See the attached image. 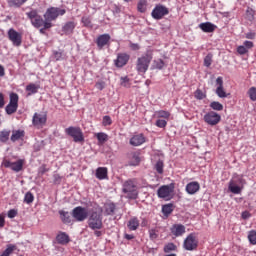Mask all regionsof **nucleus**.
Listing matches in <instances>:
<instances>
[{
    "label": "nucleus",
    "instance_id": "obj_1",
    "mask_svg": "<svg viewBox=\"0 0 256 256\" xmlns=\"http://www.w3.org/2000/svg\"><path fill=\"white\" fill-rule=\"evenodd\" d=\"M26 15L31 21L33 27H35L36 29H41V27H44V29H51V27H53V23L48 22L47 19L43 20V17L39 15V12H37V10H31L30 12H26Z\"/></svg>",
    "mask_w": 256,
    "mask_h": 256
},
{
    "label": "nucleus",
    "instance_id": "obj_2",
    "mask_svg": "<svg viewBox=\"0 0 256 256\" xmlns=\"http://www.w3.org/2000/svg\"><path fill=\"white\" fill-rule=\"evenodd\" d=\"M153 61V54L146 53L139 57L136 62V71L139 73H147L149 71V65Z\"/></svg>",
    "mask_w": 256,
    "mask_h": 256
},
{
    "label": "nucleus",
    "instance_id": "obj_3",
    "mask_svg": "<svg viewBox=\"0 0 256 256\" xmlns=\"http://www.w3.org/2000/svg\"><path fill=\"white\" fill-rule=\"evenodd\" d=\"M88 227L92 229V231H97L99 229H103V217L101 213L97 211H93L88 218Z\"/></svg>",
    "mask_w": 256,
    "mask_h": 256
},
{
    "label": "nucleus",
    "instance_id": "obj_4",
    "mask_svg": "<svg viewBox=\"0 0 256 256\" xmlns=\"http://www.w3.org/2000/svg\"><path fill=\"white\" fill-rule=\"evenodd\" d=\"M65 133L69 137H72L74 143H84L85 142V136L83 135V130H81V127L70 126L65 129Z\"/></svg>",
    "mask_w": 256,
    "mask_h": 256
},
{
    "label": "nucleus",
    "instance_id": "obj_5",
    "mask_svg": "<svg viewBox=\"0 0 256 256\" xmlns=\"http://www.w3.org/2000/svg\"><path fill=\"white\" fill-rule=\"evenodd\" d=\"M65 13H67V10L63 8L50 7L46 10L44 19H46L48 23H51V21L57 20L58 17H63Z\"/></svg>",
    "mask_w": 256,
    "mask_h": 256
},
{
    "label": "nucleus",
    "instance_id": "obj_6",
    "mask_svg": "<svg viewBox=\"0 0 256 256\" xmlns=\"http://www.w3.org/2000/svg\"><path fill=\"white\" fill-rule=\"evenodd\" d=\"M175 191V184L171 183L169 185H163L157 190V195L159 199H164L165 201H171L173 199V193Z\"/></svg>",
    "mask_w": 256,
    "mask_h": 256
},
{
    "label": "nucleus",
    "instance_id": "obj_7",
    "mask_svg": "<svg viewBox=\"0 0 256 256\" xmlns=\"http://www.w3.org/2000/svg\"><path fill=\"white\" fill-rule=\"evenodd\" d=\"M199 247V238H197V234L190 233L183 242V249L185 251H197Z\"/></svg>",
    "mask_w": 256,
    "mask_h": 256
},
{
    "label": "nucleus",
    "instance_id": "obj_8",
    "mask_svg": "<svg viewBox=\"0 0 256 256\" xmlns=\"http://www.w3.org/2000/svg\"><path fill=\"white\" fill-rule=\"evenodd\" d=\"M122 191L127 195L128 199H137V197H139L137 186L132 180L124 182Z\"/></svg>",
    "mask_w": 256,
    "mask_h": 256
},
{
    "label": "nucleus",
    "instance_id": "obj_9",
    "mask_svg": "<svg viewBox=\"0 0 256 256\" xmlns=\"http://www.w3.org/2000/svg\"><path fill=\"white\" fill-rule=\"evenodd\" d=\"M17 109H19V95L17 93H10V101L5 108L7 115H13V113H17Z\"/></svg>",
    "mask_w": 256,
    "mask_h": 256
},
{
    "label": "nucleus",
    "instance_id": "obj_10",
    "mask_svg": "<svg viewBox=\"0 0 256 256\" xmlns=\"http://www.w3.org/2000/svg\"><path fill=\"white\" fill-rule=\"evenodd\" d=\"M72 217L79 223L85 221L89 217V210L83 206L75 207L72 210Z\"/></svg>",
    "mask_w": 256,
    "mask_h": 256
},
{
    "label": "nucleus",
    "instance_id": "obj_11",
    "mask_svg": "<svg viewBox=\"0 0 256 256\" xmlns=\"http://www.w3.org/2000/svg\"><path fill=\"white\" fill-rule=\"evenodd\" d=\"M7 35L14 47H21V44L23 43V34L17 32L14 28H10Z\"/></svg>",
    "mask_w": 256,
    "mask_h": 256
},
{
    "label": "nucleus",
    "instance_id": "obj_12",
    "mask_svg": "<svg viewBox=\"0 0 256 256\" xmlns=\"http://www.w3.org/2000/svg\"><path fill=\"white\" fill-rule=\"evenodd\" d=\"M168 13L169 8H167V6H164L163 4H157L152 10L151 16L153 19H156V21H160V19H163Z\"/></svg>",
    "mask_w": 256,
    "mask_h": 256
},
{
    "label": "nucleus",
    "instance_id": "obj_13",
    "mask_svg": "<svg viewBox=\"0 0 256 256\" xmlns=\"http://www.w3.org/2000/svg\"><path fill=\"white\" fill-rule=\"evenodd\" d=\"M204 121L207 125L214 127V125H218L221 122V115L215 111H210L204 115Z\"/></svg>",
    "mask_w": 256,
    "mask_h": 256
},
{
    "label": "nucleus",
    "instance_id": "obj_14",
    "mask_svg": "<svg viewBox=\"0 0 256 256\" xmlns=\"http://www.w3.org/2000/svg\"><path fill=\"white\" fill-rule=\"evenodd\" d=\"M3 164H4V167H6V169H11L15 173H19V171H23V165H25V160L19 159L16 162L4 160Z\"/></svg>",
    "mask_w": 256,
    "mask_h": 256
},
{
    "label": "nucleus",
    "instance_id": "obj_15",
    "mask_svg": "<svg viewBox=\"0 0 256 256\" xmlns=\"http://www.w3.org/2000/svg\"><path fill=\"white\" fill-rule=\"evenodd\" d=\"M47 123V113L41 112V113H34L32 118V125L34 127H37L38 129L43 127Z\"/></svg>",
    "mask_w": 256,
    "mask_h": 256
},
{
    "label": "nucleus",
    "instance_id": "obj_16",
    "mask_svg": "<svg viewBox=\"0 0 256 256\" xmlns=\"http://www.w3.org/2000/svg\"><path fill=\"white\" fill-rule=\"evenodd\" d=\"M129 59H131V56L127 53H119L117 55L116 60L114 61L115 66L118 68L125 67L127 63H129Z\"/></svg>",
    "mask_w": 256,
    "mask_h": 256
},
{
    "label": "nucleus",
    "instance_id": "obj_17",
    "mask_svg": "<svg viewBox=\"0 0 256 256\" xmlns=\"http://www.w3.org/2000/svg\"><path fill=\"white\" fill-rule=\"evenodd\" d=\"M216 85H217V88H216V95H218V97H220V99H225L228 97V94L227 92L225 91V88L223 87V77H218L216 79Z\"/></svg>",
    "mask_w": 256,
    "mask_h": 256
},
{
    "label": "nucleus",
    "instance_id": "obj_18",
    "mask_svg": "<svg viewBox=\"0 0 256 256\" xmlns=\"http://www.w3.org/2000/svg\"><path fill=\"white\" fill-rule=\"evenodd\" d=\"M111 42V35L109 34H101L96 39V45L98 49H103L106 45H109Z\"/></svg>",
    "mask_w": 256,
    "mask_h": 256
},
{
    "label": "nucleus",
    "instance_id": "obj_19",
    "mask_svg": "<svg viewBox=\"0 0 256 256\" xmlns=\"http://www.w3.org/2000/svg\"><path fill=\"white\" fill-rule=\"evenodd\" d=\"M128 159H129V165H131L132 167H137V165L141 163V152L139 151L130 152L128 154Z\"/></svg>",
    "mask_w": 256,
    "mask_h": 256
},
{
    "label": "nucleus",
    "instance_id": "obj_20",
    "mask_svg": "<svg viewBox=\"0 0 256 256\" xmlns=\"http://www.w3.org/2000/svg\"><path fill=\"white\" fill-rule=\"evenodd\" d=\"M171 234L174 235V237H183L186 233L185 225L183 224H174L170 228Z\"/></svg>",
    "mask_w": 256,
    "mask_h": 256
},
{
    "label": "nucleus",
    "instance_id": "obj_21",
    "mask_svg": "<svg viewBox=\"0 0 256 256\" xmlns=\"http://www.w3.org/2000/svg\"><path fill=\"white\" fill-rule=\"evenodd\" d=\"M146 138L145 135L143 134H136L133 137L130 138V145H132V147H139L141 145H143V143H145Z\"/></svg>",
    "mask_w": 256,
    "mask_h": 256
},
{
    "label": "nucleus",
    "instance_id": "obj_22",
    "mask_svg": "<svg viewBox=\"0 0 256 256\" xmlns=\"http://www.w3.org/2000/svg\"><path fill=\"white\" fill-rule=\"evenodd\" d=\"M201 189V185L197 181L190 182L186 185V193L188 195H195Z\"/></svg>",
    "mask_w": 256,
    "mask_h": 256
},
{
    "label": "nucleus",
    "instance_id": "obj_23",
    "mask_svg": "<svg viewBox=\"0 0 256 256\" xmlns=\"http://www.w3.org/2000/svg\"><path fill=\"white\" fill-rule=\"evenodd\" d=\"M199 28L204 32V33H213L215 29H217V26L211 22H203L199 24Z\"/></svg>",
    "mask_w": 256,
    "mask_h": 256
},
{
    "label": "nucleus",
    "instance_id": "obj_24",
    "mask_svg": "<svg viewBox=\"0 0 256 256\" xmlns=\"http://www.w3.org/2000/svg\"><path fill=\"white\" fill-rule=\"evenodd\" d=\"M139 225H141V223L139 222V218L135 216L130 218L127 223L129 231H137L139 229Z\"/></svg>",
    "mask_w": 256,
    "mask_h": 256
},
{
    "label": "nucleus",
    "instance_id": "obj_25",
    "mask_svg": "<svg viewBox=\"0 0 256 256\" xmlns=\"http://www.w3.org/2000/svg\"><path fill=\"white\" fill-rule=\"evenodd\" d=\"M96 179L103 181V179H107L108 170L107 167H98L96 169Z\"/></svg>",
    "mask_w": 256,
    "mask_h": 256
},
{
    "label": "nucleus",
    "instance_id": "obj_26",
    "mask_svg": "<svg viewBox=\"0 0 256 256\" xmlns=\"http://www.w3.org/2000/svg\"><path fill=\"white\" fill-rule=\"evenodd\" d=\"M56 241L59 245H67V243H69V235L65 232H61L56 236Z\"/></svg>",
    "mask_w": 256,
    "mask_h": 256
},
{
    "label": "nucleus",
    "instance_id": "obj_27",
    "mask_svg": "<svg viewBox=\"0 0 256 256\" xmlns=\"http://www.w3.org/2000/svg\"><path fill=\"white\" fill-rule=\"evenodd\" d=\"M76 24L73 21L67 22L63 27H62V31L66 34V35H71V33H73V31L75 30Z\"/></svg>",
    "mask_w": 256,
    "mask_h": 256
},
{
    "label": "nucleus",
    "instance_id": "obj_28",
    "mask_svg": "<svg viewBox=\"0 0 256 256\" xmlns=\"http://www.w3.org/2000/svg\"><path fill=\"white\" fill-rule=\"evenodd\" d=\"M23 137H25V131L14 130L11 135V141L15 143V141H19V139H23Z\"/></svg>",
    "mask_w": 256,
    "mask_h": 256
},
{
    "label": "nucleus",
    "instance_id": "obj_29",
    "mask_svg": "<svg viewBox=\"0 0 256 256\" xmlns=\"http://www.w3.org/2000/svg\"><path fill=\"white\" fill-rule=\"evenodd\" d=\"M95 137L97 138L98 140V145H103L106 143V141H108L109 139V136L104 133V132H99V133H96L95 134Z\"/></svg>",
    "mask_w": 256,
    "mask_h": 256
},
{
    "label": "nucleus",
    "instance_id": "obj_30",
    "mask_svg": "<svg viewBox=\"0 0 256 256\" xmlns=\"http://www.w3.org/2000/svg\"><path fill=\"white\" fill-rule=\"evenodd\" d=\"M149 237L151 241H155V239L159 238V226H156L154 228H150L148 230Z\"/></svg>",
    "mask_w": 256,
    "mask_h": 256
},
{
    "label": "nucleus",
    "instance_id": "obj_31",
    "mask_svg": "<svg viewBox=\"0 0 256 256\" xmlns=\"http://www.w3.org/2000/svg\"><path fill=\"white\" fill-rule=\"evenodd\" d=\"M40 89V86L37 84L30 83L26 86V91H28V95H35V93H38Z\"/></svg>",
    "mask_w": 256,
    "mask_h": 256
},
{
    "label": "nucleus",
    "instance_id": "obj_32",
    "mask_svg": "<svg viewBox=\"0 0 256 256\" xmlns=\"http://www.w3.org/2000/svg\"><path fill=\"white\" fill-rule=\"evenodd\" d=\"M228 189L231 193H234V195H239V193H241V187L237 186L233 180L229 182Z\"/></svg>",
    "mask_w": 256,
    "mask_h": 256
},
{
    "label": "nucleus",
    "instance_id": "obj_33",
    "mask_svg": "<svg viewBox=\"0 0 256 256\" xmlns=\"http://www.w3.org/2000/svg\"><path fill=\"white\" fill-rule=\"evenodd\" d=\"M60 219L64 223H71V214L69 212H65L63 210L59 211Z\"/></svg>",
    "mask_w": 256,
    "mask_h": 256
},
{
    "label": "nucleus",
    "instance_id": "obj_34",
    "mask_svg": "<svg viewBox=\"0 0 256 256\" xmlns=\"http://www.w3.org/2000/svg\"><path fill=\"white\" fill-rule=\"evenodd\" d=\"M163 67H165V61H163V59H157L153 61L151 69H158L161 71Z\"/></svg>",
    "mask_w": 256,
    "mask_h": 256
},
{
    "label": "nucleus",
    "instance_id": "obj_35",
    "mask_svg": "<svg viewBox=\"0 0 256 256\" xmlns=\"http://www.w3.org/2000/svg\"><path fill=\"white\" fill-rule=\"evenodd\" d=\"M115 209H117V206H115V203L105 204V213H106V215H113V213H115Z\"/></svg>",
    "mask_w": 256,
    "mask_h": 256
},
{
    "label": "nucleus",
    "instance_id": "obj_36",
    "mask_svg": "<svg viewBox=\"0 0 256 256\" xmlns=\"http://www.w3.org/2000/svg\"><path fill=\"white\" fill-rule=\"evenodd\" d=\"M11 135V131L3 130L0 132V143H7L9 141V136Z\"/></svg>",
    "mask_w": 256,
    "mask_h": 256
},
{
    "label": "nucleus",
    "instance_id": "obj_37",
    "mask_svg": "<svg viewBox=\"0 0 256 256\" xmlns=\"http://www.w3.org/2000/svg\"><path fill=\"white\" fill-rule=\"evenodd\" d=\"M155 115L158 117V119H169L171 117V113L165 110L156 111Z\"/></svg>",
    "mask_w": 256,
    "mask_h": 256
},
{
    "label": "nucleus",
    "instance_id": "obj_38",
    "mask_svg": "<svg viewBox=\"0 0 256 256\" xmlns=\"http://www.w3.org/2000/svg\"><path fill=\"white\" fill-rule=\"evenodd\" d=\"M139 13H145L147 11V0H139L137 4Z\"/></svg>",
    "mask_w": 256,
    "mask_h": 256
},
{
    "label": "nucleus",
    "instance_id": "obj_39",
    "mask_svg": "<svg viewBox=\"0 0 256 256\" xmlns=\"http://www.w3.org/2000/svg\"><path fill=\"white\" fill-rule=\"evenodd\" d=\"M27 0H9L8 5L9 7H21V5H25Z\"/></svg>",
    "mask_w": 256,
    "mask_h": 256
},
{
    "label": "nucleus",
    "instance_id": "obj_40",
    "mask_svg": "<svg viewBox=\"0 0 256 256\" xmlns=\"http://www.w3.org/2000/svg\"><path fill=\"white\" fill-rule=\"evenodd\" d=\"M15 249H17V246H15L14 244H9V245H7V248L0 256H10L11 253H13V251H15Z\"/></svg>",
    "mask_w": 256,
    "mask_h": 256
},
{
    "label": "nucleus",
    "instance_id": "obj_41",
    "mask_svg": "<svg viewBox=\"0 0 256 256\" xmlns=\"http://www.w3.org/2000/svg\"><path fill=\"white\" fill-rule=\"evenodd\" d=\"M120 85L122 87H125L126 89H129V87H131V80L129 79L128 76L121 77L120 78Z\"/></svg>",
    "mask_w": 256,
    "mask_h": 256
},
{
    "label": "nucleus",
    "instance_id": "obj_42",
    "mask_svg": "<svg viewBox=\"0 0 256 256\" xmlns=\"http://www.w3.org/2000/svg\"><path fill=\"white\" fill-rule=\"evenodd\" d=\"M162 213L164 215H171L173 213V204H165L162 206Z\"/></svg>",
    "mask_w": 256,
    "mask_h": 256
},
{
    "label": "nucleus",
    "instance_id": "obj_43",
    "mask_svg": "<svg viewBox=\"0 0 256 256\" xmlns=\"http://www.w3.org/2000/svg\"><path fill=\"white\" fill-rule=\"evenodd\" d=\"M35 201V196H33V193L27 192L24 196V203H27V205H31Z\"/></svg>",
    "mask_w": 256,
    "mask_h": 256
},
{
    "label": "nucleus",
    "instance_id": "obj_44",
    "mask_svg": "<svg viewBox=\"0 0 256 256\" xmlns=\"http://www.w3.org/2000/svg\"><path fill=\"white\" fill-rule=\"evenodd\" d=\"M195 99H198V101H202V99H205L207 97V94H205L201 89H197L194 92Z\"/></svg>",
    "mask_w": 256,
    "mask_h": 256
},
{
    "label": "nucleus",
    "instance_id": "obj_45",
    "mask_svg": "<svg viewBox=\"0 0 256 256\" xmlns=\"http://www.w3.org/2000/svg\"><path fill=\"white\" fill-rule=\"evenodd\" d=\"M210 107L214 111H223V104H221L220 102H217V101L211 102Z\"/></svg>",
    "mask_w": 256,
    "mask_h": 256
},
{
    "label": "nucleus",
    "instance_id": "obj_46",
    "mask_svg": "<svg viewBox=\"0 0 256 256\" xmlns=\"http://www.w3.org/2000/svg\"><path fill=\"white\" fill-rule=\"evenodd\" d=\"M177 246L174 245L173 243H168L167 245L164 246V253H171V251H176Z\"/></svg>",
    "mask_w": 256,
    "mask_h": 256
},
{
    "label": "nucleus",
    "instance_id": "obj_47",
    "mask_svg": "<svg viewBox=\"0 0 256 256\" xmlns=\"http://www.w3.org/2000/svg\"><path fill=\"white\" fill-rule=\"evenodd\" d=\"M82 23L84 27H88L89 29H93V22H91V18L82 17Z\"/></svg>",
    "mask_w": 256,
    "mask_h": 256
},
{
    "label": "nucleus",
    "instance_id": "obj_48",
    "mask_svg": "<svg viewBox=\"0 0 256 256\" xmlns=\"http://www.w3.org/2000/svg\"><path fill=\"white\" fill-rule=\"evenodd\" d=\"M163 167H164L163 161L158 160L155 164V169L157 173H159V175H163Z\"/></svg>",
    "mask_w": 256,
    "mask_h": 256
},
{
    "label": "nucleus",
    "instance_id": "obj_49",
    "mask_svg": "<svg viewBox=\"0 0 256 256\" xmlns=\"http://www.w3.org/2000/svg\"><path fill=\"white\" fill-rule=\"evenodd\" d=\"M248 239L252 245H256V231L251 230L248 234Z\"/></svg>",
    "mask_w": 256,
    "mask_h": 256
},
{
    "label": "nucleus",
    "instance_id": "obj_50",
    "mask_svg": "<svg viewBox=\"0 0 256 256\" xmlns=\"http://www.w3.org/2000/svg\"><path fill=\"white\" fill-rule=\"evenodd\" d=\"M102 125L104 127H109V125H113V120L111 119V116H104L102 120Z\"/></svg>",
    "mask_w": 256,
    "mask_h": 256
},
{
    "label": "nucleus",
    "instance_id": "obj_51",
    "mask_svg": "<svg viewBox=\"0 0 256 256\" xmlns=\"http://www.w3.org/2000/svg\"><path fill=\"white\" fill-rule=\"evenodd\" d=\"M211 63H213V56L211 54H208L204 58V66L205 67H211Z\"/></svg>",
    "mask_w": 256,
    "mask_h": 256
},
{
    "label": "nucleus",
    "instance_id": "obj_52",
    "mask_svg": "<svg viewBox=\"0 0 256 256\" xmlns=\"http://www.w3.org/2000/svg\"><path fill=\"white\" fill-rule=\"evenodd\" d=\"M248 96L250 97V99L252 101H256V87H251L249 90H248Z\"/></svg>",
    "mask_w": 256,
    "mask_h": 256
},
{
    "label": "nucleus",
    "instance_id": "obj_53",
    "mask_svg": "<svg viewBox=\"0 0 256 256\" xmlns=\"http://www.w3.org/2000/svg\"><path fill=\"white\" fill-rule=\"evenodd\" d=\"M156 127H159L160 129H164V127H167V120L158 119L155 123Z\"/></svg>",
    "mask_w": 256,
    "mask_h": 256
},
{
    "label": "nucleus",
    "instance_id": "obj_54",
    "mask_svg": "<svg viewBox=\"0 0 256 256\" xmlns=\"http://www.w3.org/2000/svg\"><path fill=\"white\" fill-rule=\"evenodd\" d=\"M53 55L56 61H61V59H63V52L54 51Z\"/></svg>",
    "mask_w": 256,
    "mask_h": 256
},
{
    "label": "nucleus",
    "instance_id": "obj_55",
    "mask_svg": "<svg viewBox=\"0 0 256 256\" xmlns=\"http://www.w3.org/2000/svg\"><path fill=\"white\" fill-rule=\"evenodd\" d=\"M249 50H247L244 46H238L237 48V53H239V55H245L246 53H248Z\"/></svg>",
    "mask_w": 256,
    "mask_h": 256
},
{
    "label": "nucleus",
    "instance_id": "obj_56",
    "mask_svg": "<svg viewBox=\"0 0 256 256\" xmlns=\"http://www.w3.org/2000/svg\"><path fill=\"white\" fill-rule=\"evenodd\" d=\"M96 89H98L99 91H103L105 89V82L101 81V82H97L95 84Z\"/></svg>",
    "mask_w": 256,
    "mask_h": 256
},
{
    "label": "nucleus",
    "instance_id": "obj_57",
    "mask_svg": "<svg viewBox=\"0 0 256 256\" xmlns=\"http://www.w3.org/2000/svg\"><path fill=\"white\" fill-rule=\"evenodd\" d=\"M8 217H9V219H14V217H17V210H15V209L9 210Z\"/></svg>",
    "mask_w": 256,
    "mask_h": 256
},
{
    "label": "nucleus",
    "instance_id": "obj_58",
    "mask_svg": "<svg viewBox=\"0 0 256 256\" xmlns=\"http://www.w3.org/2000/svg\"><path fill=\"white\" fill-rule=\"evenodd\" d=\"M5 107V96L3 93H0V109H3Z\"/></svg>",
    "mask_w": 256,
    "mask_h": 256
},
{
    "label": "nucleus",
    "instance_id": "obj_59",
    "mask_svg": "<svg viewBox=\"0 0 256 256\" xmlns=\"http://www.w3.org/2000/svg\"><path fill=\"white\" fill-rule=\"evenodd\" d=\"M130 47L132 51H139L141 49L139 44H135V43L130 44Z\"/></svg>",
    "mask_w": 256,
    "mask_h": 256
},
{
    "label": "nucleus",
    "instance_id": "obj_60",
    "mask_svg": "<svg viewBox=\"0 0 256 256\" xmlns=\"http://www.w3.org/2000/svg\"><path fill=\"white\" fill-rule=\"evenodd\" d=\"M244 47L248 50V49H252L253 47V42L251 41H245L244 42Z\"/></svg>",
    "mask_w": 256,
    "mask_h": 256
},
{
    "label": "nucleus",
    "instance_id": "obj_61",
    "mask_svg": "<svg viewBox=\"0 0 256 256\" xmlns=\"http://www.w3.org/2000/svg\"><path fill=\"white\" fill-rule=\"evenodd\" d=\"M5 227V216L0 215V229H3Z\"/></svg>",
    "mask_w": 256,
    "mask_h": 256
},
{
    "label": "nucleus",
    "instance_id": "obj_62",
    "mask_svg": "<svg viewBox=\"0 0 256 256\" xmlns=\"http://www.w3.org/2000/svg\"><path fill=\"white\" fill-rule=\"evenodd\" d=\"M124 239H127V241H131L135 239V236L133 234H124Z\"/></svg>",
    "mask_w": 256,
    "mask_h": 256
},
{
    "label": "nucleus",
    "instance_id": "obj_63",
    "mask_svg": "<svg viewBox=\"0 0 256 256\" xmlns=\"http://www.w3.org/2000/svg\"><path fill=\"white\" fill-rule=\"evenodd\" d=\"M251 217V213L245 211L242 213V219H249Z\"/></svg>",
    "mask_w": 256,
    "mask_h": 256
},
{
    "label": "nucleus",
    "instance_id": "obj_64",
    "mask_svg": "<svg viewBox=\"0 0 256 256\" xmlns=\"http://www.w3.org/2000/svg\"><path fill=\"white\" fill-rule=\"evenodd\" d=\"M246 39H255V33H247Z\"/></svg>",
    "mask_w": 256,
    "mask_h": 256
}]
</instances>
